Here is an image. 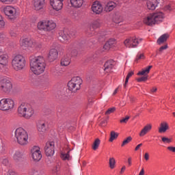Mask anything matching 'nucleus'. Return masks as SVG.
Masks as SVG:
<instances>
[{
  "instance_id": "obj_15",
  "label": "nucleus",
  "mask_w": 175,
  "mask_h": 175,
  "mask_svg": "<svg viewBox=\"0 0 175 175\" xmlns=\"http://www.w3.org/2000/svg\"><path fill=\"white\" fill-rule=\"evenodd\" d=\"M92 10L96 14H100L103 12V7H102V4L99 1H95L92 5Z\"/></svg>"
},
{
  "instance_id": "obj_37",
  "label": "nucleus",
  "mask_w": 175,
  "mask_h": 175,
  "mask_svg": "<svg viewBox=\"0 0 175 175\" xmlns=\"http://www.w3.org/2000/svg\"><path fill=\"white\" fill-rule=\"evenodd\" d=\"M118 137V133H116V131H111L110 133V138L109 139V142L111 143L113 142V141L116 140Z\"/></svg>"
},
{
  "instance_id": "obj_50",
  "label": "nucleus",
  "mask_w": 175,
  "mask_h": 175,
  "mask_svg": "<svg viewBox=\"0 0 175 175\" xmlns=\"http://www.w3.org/2000/svg\"><path fill=\"white\" fill-rule=\"evenodd\" d=\"M103 51H109V49H111L110 48V46H109V44H107V42H106L105 44H104V46H103Z\"/></svg>"
},
{
  "instance_id": "obj_52",
  "label": "nucleus",
  "mask_w": 175,
  "mask_h": 175,
  "mask_svg": "<svg viewBox=\"0 0 175 175\" xmlns=\"http://www.w3.org/2000/svg\"><path fill=\"white\" fill-rule=\"evenodd\" d=\"M1 2H2L3 3H7V4H9V3H12V2H13V1L14 0H0Z\"/></svg>"
},
{
  "instance_id": "obj_24",
  "label": "nucleus",
  "mask_w": 175,
  "mask_h": 175,
  "mask_svg": "<svg viewBox=\"0 0 175 175\" xmlns=\"http://www.w3.org/2000/svg\"><path fill=\"white\" fill-rule=\"evenodd\" d=\"M169 124L167 122H162L159 127V133H165L166 131H169Z\"/></svg>"
},
{
  "instance_id": "obj_6",
  "label": "nucleus",
  "mask_w": 175,
  "mask_h": 175,
  "mask_svg": "<svg viewBox=\"0 0 175 175\" xmlns=\"http://www.w3.org/2000/svg\"><path fill=\"white\" fill-rule=\"evenodd\" d=\"M82 83L83 80H81L80 77H74L68 83L69 91L77 92V91L81 88Z\"/></svg>"
},
{
  "instance_id": "obj_4",
  "label": "nucleus",
  "mask_w": 175,
  "mask_h": 175,
  "mask_svg": "<svg viewBox=\"0 0 175 175\" xmlns=\"http://www.w3.org/2000/svg\"><path fill=\"white\" fill-rule=\"evenodd\" d=\"M27 65L25 57L21 55H16L12 60V66L14 70H23Z\"/></svg>"
},
{
  "instance_id": "obj_59",
  "label": "nucleus",
  "mask_w": 175,
  "mask_h": 175,
  "mask_svg": "<svg viewBox=\"0 0 175 175\" xmlns=\"http://www.w3.org/2000/svg\"><path fill=\"white\" fill-rule=\"evenodd\" d=\"M142 146H143V144H138L135 148V151H137V150H139V148H140V147H142Z\"/></svg>"
},
{
  "instance_id": "obj_63",
  "label": "nucleus",
  "mask_w": 175,
  "mask_h": 175,
  "mask_svg": "<svg viewBox=\"0 0 175 175\" xmlns=\"http://www.w3.org/2000/svg\"><path fill=\"white\" fill-rule=\"evenodd\" d=\"M128 81H129V79L126 77V81L124 83V87H126V85L128 84Z\"/></svg>"
},
{
  "instance_id": "obj_2",
  "label": "nucleus",
  "mask_w": 175,
  "mask_h": 175,
  "mask_svg": "<svg viewBox=\"0 0 175 175\" xmlns=\"http://www.w3.org/2000/svg\"><path fill=\"white\" fill-rule=\"evenodd\" d=\"M35 111L32 106L28 103H23L18 107V114L26 120H29L33 116Z\"/></svg>"
},
{
  "instance_id": "obj_62",
  "label": "nucleus",
  "mask_w": 175,
  "mask_h": 175,
  "mask_svg": "<svg viewBox=\"0 0 175 175\" xmlns=\"http://www.w3.org/2000/svg\"><path fill=\"white\" fill-rule=\"evenodd\" d=\"M139 175H144V168H142L139 174Z\"/></svg>"
},
{
  "instance_id": "obj_54",
  "label": "nucleus",
  "mask_w": 175,
  "mask_h": 175,
  "mask_svg": "<svg viewBox=\"0 0 175 175\" xmlns=\"http://www.w3.org/2000/svg\"><path fill=\"white\" fill-rule=\"evenodd\" d=\"M133 75H134L133 71H131L130 72L128 73L126 78V79H131V77H132Z\"/></svg>"
},
{
  "instance_id": "obj_57",
  "label": "nucleus",
  "mask_w": 175,
  "mask_h": 175,
  "mask_svg": "<svg viewBox=\"0 0 175 175\" xmlns=\"http://www.w3.org/2000/svg\"><path fill=\"white\" fill-rule=\"evenodd\" d=\"M10 35L11 36L14 37V36H16L17 34H16L14 31L10 30Z\"/></svg>"
},
{
  "instance_id": "obj_61",
  "label": "nucleus",
  "mask_w": 175,
  "mask_h": 175,
  "mask_svg": "<svg viewBox=\"0 0 175 175\" xmlns=\"http://www.w3.org/2000/svg\"><path fill=\"white\" fill-rule=\"evenodd\" d=\"M7 175H16V172L10 171Z\"/></svg>"
},
{
  "instance_id": "obj_42",
  "label": "nucleus",
  "mask_w": 175,
  "mask_h": 175,
  "mask_svg": "<svg viewBox=\"0 0 175 175\" xmlns=\"http://www.w3.org/2000/svg\"><path fill=\"white\" fill-rule=\"evenodd\" d=\"M148 80V76L144 75V77H139L137 79L138 83H141L142 81H147Z\"/></svg>"
},
{
  "instance_id": "obj_53",
  "label": "nucleus",
  "mask_w": 175,
  "mask_h": 175,
  "mask_svg": "<svg viewBox=\"0 0 175 175\" xmlns=\"http://www.w3.org/2000/svg\"><path fill=\"white\" fill-rule=\"evenodd\" d=\"M167 150H169V151H172V152H175V147L174 146H168Z\"/></svg>"
},
{
  "instance_id": "obj_49",
  "label": "nucleus",
  "mask_w": 175,
  "mask_h": 175,
  "mask_svg": "<svg viewBox=\"0 0 175 175\" xmlns=\"http://www.w3.org/2000/svg\"><path fill=\"white\" fill-rule=\"evenodd\" d=\"M5 27V21H3V18L0 17V28H3Z\"/></svg>"
},
{
  "instance_id": "obj_51",
  "label": "nucleus",
  "mask_w": 175,
  "mask_h": 175,
  "mask_svg": "<svg viewBox=\"0 0 175 175\" xmlns=\"http://www.w3.org/2000/svg\"><path fill=\"white\" fill-rule=\"evenodd\" d=\"M2 163L3 165H5V166H8V165H9V160H8V159H3Z\"/></svg>"
},
{
  "instance_id": "obj_44",
  "label": "nucleus",
  "mask_w": 175,
  "mask_h": 175,
  "mask_svg": "<svg viewBox=\"0 0 175 175\" xmlns=\"http://www.w3.org/2000/svg\"><path fill=\"white\" fill-rule=\"evenodd\" d=\"M145 57H144V53H141V54H137L135 58V62H137L139 61V59H144Z\"/></svg>"
},
{
  "instance_id": "obj_9",
  "label": "nucleus",
  "mask_w": 175,
  "mask_h": 175,
  "mask_svg": "<svg viewBox=\"0 0 175 175\" xmlns=\"http://www.w3.org/2000/svg\"><path fill=\"white\" fill-rule=\"evenodd\" d=\"M3 12L5 16H7L8 18H10V20H14V18H16V17L17 16V11L16 10V8L10 5H7L6 7H5L3 9Z\"/></svg>"
},
{
  "instance_id": "obj_29",
  "label": "nucleus",
  "mask_w": 175,
  "mask_h": 175,
  "mask_svg": "<svg viewBox=\"0 0 175 175\" xmlns=\"http://www.w3.org/2000/svg\"><path fill=\"white\" fill-rule=\"evenodd\" d=\"M70 64V55H65L61 60L62 66H68Z\"/></svg>"
},
{
  "instance_id": "obj_12",
  "label": "nucleus",
  "mask_w": 175,
  "mask_h": 175,
  "mask_svg": "<svg viewBox=\"0 0 175 175\" xmlns=\"http://www.w3.org/2000/svg\"><path fill=\"white\" fill-rule=\"evenodd\" d=\"M59 40L62 43H69L70 42V36L66 30H61L59 31Z\"/></svg>"
},
{
  "instance_id": "obj_21",
  "label": "nucleus",
  "mask_w": 175,
  "mask_h": 175,
  "mask_svg": "<svg viewBox=\"0 0 175 175\" xmlns=\"http://www.w3.org/2000/svg\"><path fill=\"white\" fill-rule=\"evenodd\" d=\"M151 129H152V125H151V124H146L139 133L140 137L146 136V135H147V133H148Z\"/></svg>"
},
{
  "instance_id": "obj_64",
  "label": "nucleus",
  "mask_w": 175,
  "mask_h": 175,
  "mask_svg": "<svg viewBox=\"0 0 175 175\" xmlns=\"http://www.w3.org/2000/svg\"><path fill=\"white\" fill-rule=\"evenodd\" d=\"M157 88H152V90H151V92H157Z\"/></svg>"
},
{
  "instance_id": "obj_23",
  "label": "nucleus",
  "mask_w": 175,
  "mask_h": 175,
  "mask_svg": "<svg viewBox=\"0 0 175 175\" xmlns=\"http://www.w3.org/2000/svg\"><path fill=\"white\" fill-rule=\"evenodd\" d=\"M70 3L72 8L79 9V8H81V6H83V3H84V0H70Z\"/></svg>"
},
{
  "instance_id": "obj_32",
  "label": "nucleus",
  "mask_w": 175,
  "mask_h": 175,
  "mask_svg": "<svg viewBox=\"0 0 175 175\" xmlns=\"http://www.w3.org/2000/svg\"><path fill=\"white\" fill-rule=\"evenodd\" d=\"M170 37V35L169 33H164L161 35L157 40V43L161 45L163 43H165L167 39Z\"/></svg>"
},
{
  "instance_id": "obj_5",
  "label": "nucleus",
  "mask_w": 175,
  "mask_h": 175,
  "mask_svg": "<svg viewBox=\"0 0 175 175\" xmlns=\"http://www.w3.org/2000/svg\"><path fill=\"white\" fill-rule=\"evenodd\" d=\"M0 91L3 94H10L13 91V81L6 77L0 81Z\"/></svg>"
},
{
  "instance_id": "obj_11",
  "label": "nucleus",
  "mask_w": 175,
  "mask_h": 175,
  "mask_svg": "<svg viewBox=\"0 0 175 175\" xmlns=\"http://www.w3.org/2000/svg\"><path fill=\"white\" fill-rule=\"evenodd\" d=\"M54 142H46L44 147L45 154L46 157H53V155H54Z\"/></svg>"
},
{
  "instance_id": "obj_18",
  "label": "nucleus",
  "mask_w": 175,
  "mask_h": 175,
  "mask_svg": "<svg viewBox=\"0 0 175 175\" xmlns=\"http://www.w3.org/2000/svg\"><path fill=\"white\" fill-rule=\"evenodd\" d=\"M117 7V3L114 1H108L107 3H105L104 7L105 12H107V13H109L113 10H114V8Z\"/></svg>"
},
{
  "instance_id": "obj_26",
  "label": "nucleus",
  "mask_w": 175,
  "mask_h": 175,
  "mask_svg": "<svg viewBox=\"0 0 175 175\" xmlns=\"http://www.w3.org/2000/svg\"><path fill=\"white\" fill-rule=\"evenodd\" d=\"M113 64H114V61L113 60L107 61L104 64L105 72H107V73H109V72H111V70L113 69Z\"/></svg>"
},
{
  "instance_id": "obj_47",
  "label": "nucleus",
  "mask_w": 175,
  "mask_h": 175,
  "mask_svg": "<svg viewBox=\"0 0 175 175\" xmlns=\"http://www.w3.org/2000/svg\"><path fill=\"white\" fill-rule=\"evenodd\" d=\"M163 143H172V138H167L166 137H163L161 138Z\"/></svg>"
},
{
  "instance_id": "obj_30",
  "label": "nucleus",
  "mask_w": 175,
  "mask_h": 175,
  "mask_svg": "<svg viewBox=\"0 0 175 175\" xmlns=\"http://www.w3.org/2000/svg\"><path fill=\"white\" fill-rule=\"evenodd\" d=\"M159 1H155V0H150L147 1V8L149 9V10H155V8H157V5H158V2Z\"/></svg>"
},
{
  "instance_id": "obj_41",
  "label": "nucleus",
  "mask_w": 175,
  "mask_h": 175,
  "mask_svg": "<svg viewBox=\"0 0 175 175\" xmlns=\"http://www.w3.org/2000/svg\"><path fill=\"white\" fill-rule=\"evenodd\" d=\"M69 152H68L66 154L65 153H62L61 154V158L63 161H68L69 160Z\"/></svg>"
},
{
  "instance_id": "obj_16",
  "label": "nucleus",
  "mask_w": 175,
  "mask_h": 175,
  "mask_svg": "<svg viewBox=\"0 0 175 175\" xmlns=\"http://www.w3.org/2000/svg\"><path fill=\"white\" fill-rule=\"evenodd\" d=\"M13 159L16 163H20L24 161V153L20 150H17L13 155Z\"/></svg>"
},
{
  "instance_id": "obj_46",
  "label": "nucleus",
  "mask_w": 175,
  "mask_h": 175,
  "mask_svg": "<svg viewBox=\"0 0 175 175\" xmlns=\"http://www.w3.org/2000/svg\"><path fill=\"white\" fill-rule=\"evenodd\" d=\"M116 111V107L109 108L105 112L106 116H109V114H111V113H114Z\"/></svg>"
},
{
  "instance_id": "obj_38",
  "label": "nucleus",
  "mask_w": 175,
  "mask_h": 175,
  "mask_svg": "<svg viewBox=\"0 0 175 175\" xmlns=\"http://www.w3.org/2000/svg\"><path fill=\"white\" fill-rule=\"evenodd\" d=\"M109 165L110 169H114L116 167V159L113 157L109 158Z\"/></svg>"
},
{
  "instance_id": "obj_28",
  "label": "nucleus",
  "mask_w": 175,
  "mask_h": 175,
  "mask_svg": "<svg viewBox=\"0 0 175 175\" xmlns=\"http://www.w3.org/2000/svg\"><path fill=\"white\" fill-rule=\"evenodd\" d=\"M57 27V24L53 21L46 20V31L49 32L50 31H53V29H55Z\"/></svg>"
},
{
  "instance_id": "obj_27",
  "label": "nucleus",
  "mask_w": 175,
  "mask_h": 175,
  "mask_svg": "<svg viewBox=\"0 0 175 175\" xmlns=\"http://www.w3.org/2000/svg\"><path fill=\"white\" fill-rule=\"evenodd\" d=\"M47 20H42L39 21L37 24V28L39 31H46Z\"/></svg>"
},
{
  "instance_id": "obj_35",
  "label": "nucleus",
  "mask_w": 175,
  "mask_h": 175,
  "mask_svg": "<svg viewBox=\"0 0 175 175\" xmlns=\"http://www.w3.org/2000/svg\"><path fill=\"white\" fill-rule=\"evenodd\" d=\"M152 68V66H148L145 69L142 70V71L138 72V76H146V75H148L150 73V70Z\"/></svg>"
},
{
  "instance_id": "obj_60",
  "label": "nucleus",
  "mask_w": 175,
  "mask_h": 175,
  "mask_svg": "<svg viewBox=\"0 0 175 175\" xmlns=\"http://www.w3.org/2000/svg\"><path fill=\"white\" fill-rule=\"evenodd\" d=\"M128 163H129V166H131L132 165V157H129L128 159Z\"/></svg>"
},
{
  "instance_id": "obj_25",
  "label": "nucleus",
  "mask_w": 175,
  "mask_h": 175,
  "mask_svg": "<svg viewBox=\"0 0 175 175\" xmlns=\"http://www.w3.org/2000/svg\"><path fill=\"white\" fill-rule=\"evenodd\" d=\"M144 23L146 25H149V27H152V25H155V24H157L155 20H154L152 15H150L145 18L144 19Z\"/></svg>"
},
{
  "instance_id": "obj_43",
  "label": "nucleus",
  "mask_w": 175,
  "mask_h": 175,
  "mask_svg": "<svg viewBox=\"0 0 175 175\" xmlns=\"http://www.w3.org/2000/svg\"><path fill=\"white\" fill-rule=\"evenodd\" d=\"M107 43L109 46V47L111 49V47H113V46L116 44V40L114 39H109L107 42Z\"/></svg>"
},
{
  "instance_id": "obj_58",
  "label": "nucleus",
  "mask_w": 175,
  "mask_h": 175,
  "mask_svg": "<svg viewBox=\"0 0 175 175\" xmlns=\"http://www.w3.org/2000/svg\"><path fill=\"white\" fill-rule=\"evenodd\" d=\"M126 169V167H125V165H124L122 168H121V170H120V174H122L124 172H125V170Z\"/></svg>"
},
{
  "instance_id": "obj_1",
  "label": "nucleus",
  "mask_w": 175,
  "mask_h": 175,
  "mask_svg": "<svg viewBox=\"0 0 175 175\" xmlns=\"http://www.w3.org/2000/svg\"><path fill=\"white\" fill-rule=\"evenodd\" d=\"M29 65L31 72L37 76L44 73L46 66H47L46 59H44V57L42 55L30 56Z\"/></svg>"
},
{
  "instance_id": "obj_3",
  "label": "nucleus",
  "mask_w": 175,
  "mask_h": 175,
  "mask_svg": "<svg viewBox=\"0 0 175 175\" xmlns=\"http://www.w3.org/2000/svg\"><path fill=\"white\" fill-rule=\"evenodd\" d=\"M14 136L20 146H27L28 144V133L22 127L16 129Z\"/></svg>"
},
{
  "instance_id": "obj_31",
  "label": "nucleus",
  "mask_w": 175,
  "mask_h": 175,
  "mask_svg": "<svg viewBox=\"0 0 175 175\" xmlns=\"http://www.w3.org/2000/svg\"><path fill=\"white\" fill-rule=\"evenodd\" d=\"M42 47V44H40L39 42H36L35 40H30V44L29 46V50H38V49H40Z\"/></svg>"
},
{
  "instance_id": "obj_7",
  "label": "nucleus",
  "mask_w": 175,
  "mask_h": 175,
  "mask_svg": "<svg viewBox=\"0 0 175 175\" xmlns=\"http://www.w3.org/2000/svg\"><path fill=\"white\" fill-rule=\"evenodd\" d=\"M14 107V100L12 98H3L0 100V110L6 111Z\"/></svg>"
},
{
  "instance_id": "obj_10",
  "label": "nucleus",
  "mask_w": 175,
  "mask_h": 175,
  "mask_svg": "<svg viewBox=\"0 0 175 175\" xmlns=\"http://www.w3.org/2000/svg\"><path fill=\"white\" fill-rule=\"evenodd\" d=\"M124 44L128 49L137 47V45L139 44V39L136 38V37H131L124 41Z\"/></svg>"
},
{
  "instance_id": "obj_39",
  "label": "nucleus",
  "mask_w": 175,
  "mask_h": 175,
  "mask_svg": "<svg viewBox=\"0 0 175 175\" xmlns=\"http://www.w3.org/2000/svg\"><path fill=\"white\" fill-rule=\"evenodd\" d=\"M132 142V137L129 136L126 139H125L121 145V147H124V146H126V144H129V143H131Z\"/></svg>"
},
{
  "instance_id": "obj_14",
  "label": "nucleus",
  "mask_w": 175,
  "mask_h": 175,
  "mask_svg": "<svg viewBox=\"0 0 175 175\" xmlns=\"http://www.w3.org/2000/svg\"><path fill=\"white\" fill-rule=\"evenodd\" d=\"M51 5L52 6L53 9L58 12L62 9L64 6V1L62 0H50Z\"/></svg>"
},
{
  "instance_id": "obj_34",
  "label": "nucleus",
  "mask_w": 175,
  "mask_h": 175,
  "mask_svg": "<svg viewBox=\"0 0 175 175\" xmlns=\"http://www.w3.org/2000/svg\"><path fill=\"white\" fill-rule=\"evenodd\" d=\"M31 43V40H29L28 38L23 39L21 41V46L23 49H29V44Z\"/></svg>"
},
{
  "instance_id": "obj_40",
  "label": "nucleus",
  "mask_w": 175,
  "mask_h": 175,
  "mask_svg": "<svg viewBox=\"0 0 175 175\" xmlns=\"http://www.w3.org/2000/svg\"><path fill=\"white\" fill-rule=\"evenodd\" d=\"M92 27L93 29H96V28H99L100 27V23H99V21H94L92 24Z\"/></svg>"
},
{
  "instance_id": "obj_48",
  "label": "nucleus",
  "mask_w": 175,
  "mask_h": 175,
  "mask_svg": "<svg viewBox=\"0 0 175 175\" xmlns=\"http://www.w3.org/2000/svg\"><path fill=\"white\" fill-rule=\"evenodd\" d=\"M128 121H129V116H126V118L120 120V122L121 124H126V122H128Z\"/></svg>"
},
{
  "instance_id": "obj_22",
  "label": "nucleus",
  "mask_w": 175,
  "mask_h": 175,
  "mask_svg": "<svg viewBox=\"0 0 175 175\" xmlns=\"http://www.w3.org/2000/svg\"><path fill=\"white\" fill-rule=\"evenodd\" d=\"M58 57V51L57 49H51L49 51V59L51 61V62H53V61H55V59H57Z\"/></svg>"
},
{
  "instance_id": "obj_20",
  "label": "nucleus",
  "mask_w": 175,
  "mask_h": 175,
  "mask_svg": "<svg viewBox=\"0 0 175 175\" xmlns=\"http://www.w3.org/2000/svg\"><path fill=\"white\" fill-rule=\"evenodd\" d=\"M152 16L156 24H159V23H162L163 21L164 15L162 12L154 13Z\"/></svg>"
},
{
  "instance_id": "obj_36",
  "label": "nucleus",
  "mask_w": 175,
  "mask_h": 175,
  "mask_svg": "<svg viewBox=\"0 0 175 175\" xmlns=\"http://www.w3.org/2000/svg\"><path fill=\"white\" fill-rule=\"evenodd\" d=\"M99 146H100V139L99 138H96L92 145V148L94 151H96V150L99 148Z\"/></svg>"
},
{
  "instance_id": "obj_13",
  "label": "nucleus",
  "mask_w": 175,
  "mask_h": 175,
  "mask_svg": "<svg viewBox=\"0 0 175 175\" xmlns=\"http://www.w3.org/2000/svg\"><path fill=\"white\" fill-rule=\"evenodd\" d=\"M8 55H0V72H5L8 69Z\"/></svg>"
},
{
  "instance_id": "obj_56",
  "label": "nucleus",
  "mask_w": 175,
  "mask_h": 175,
  "mask_svg": "<svg viewBox=\"0 0 175 175\" xmlns=\"http://www.w3.org/2000/svg\"><path fill=\"white\" fill-rule=\"evenodd\" d=\"M6 38V36H5V34H3V33L0 32V40H3V39H5Z\"/></svg>"
},
{
  "instance_id": "obj_17",
  "label": "nucleus",
  "mask_w": 175,
  "mask_h": 175,
  "mask_svg": "<svg viewBox=\"0 0 175 175\" xmlns=\"http://www.w3.org/2000/svg\"><path fill=\"white\" fill-rule=\"evenodd\" d=\"M46 5V0H33V7L35 10H42Z\"/></svg>"
},
{
  "instance_id": "obj_19",
  "label": "nucleus",
  "mask_w": 175,
  "mask_h": 175,
  "mask_svg": "<svg viewBox=\"0 0 175 175\" xmlns=\"http://www.w3.org/2000/svg\"><path fill=\"white\" fill-rule=\"evenodd\" d=\"M37 129L38 132H46L47 124L44 120H39L37 122Z\"/></svg>"
},
{
  "instance_id": "obj_45",
  "label": "nucleus",
  "mask_w": 175,
  "mask_h": 175,
  "mask_svg": "<svg viewBox=\"0 0 175 175\" xmlns=\"http://www.w3.org/2000/svg\"><path fill=\"white\" fill-rule=\"evenodd\" d=\"M167 48H168L167 44H165V45L161 46L159 49V54H162V53H163V50H167Z\"/></svg>"
},
{
  "instance_id": "obj_8",
  "label": "nucleus",
  "mask_w": 175,
  "mask_h": 175,
  "mask_svg": "<svg viewBox=\"0 0 175 175\" xmlns=\"http://www.w3.org/2000/svg\"><path fill=\"white\" fill-rule=\"evenodd\" d=\"M31 158L35 162H39L42 159V152L39 146H33L31 149Z\"/></svg>"
},
{
  "instance_id": "obj_55",
  "label": "nucleus",
  "mask_w": 175,
  "mask_h": 175,
  "mask_svg": "<svg viewBox=\"0 0 175 175\" xmlns=\"http://www.w3.org/2000/svg\"><path fill=\"white\" fill-rule=\"evenodd\" d=\"M144 159L145 161H148V159H150V154H148V152L145 153Z\"/></svg>"
},
{
  "instance_id": "obj_33",
  "label": "nucleus",
  "mask_w": 175,
  "mask_h": 175,
  "mask_svg": "<svg viewBox=\"0 0 175 175\" xmlns=\"http://www.w3.org/2000/svg\"><path fill=\"white\" fill-rule=\"evenodd\" d=\"M29 175H44V171L32 168L28 172Z\"/></svg>"
}]
</instances>
